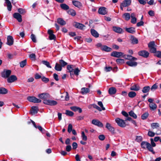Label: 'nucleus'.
I'll return each mask as SVG.
<instances>
[{"label": "nucleus", "mask_w": 161, "mask_h": 161, "mask_svg": "<svg viewBox=\"0 0 161 161\" xmlns=\"http://www.w3.org/2000/svg\"><path fill=\"white\" fill-rule=\"evenodd\" d=\"M61 8L64 10H68L69 9V6L65 3H62L60 5Z\"/></svg>", "instance_id": "31"}, {"label": "nucleus", "mask_w": 161, "mask_h": 161, "mask_svg": "<svg viewBox=\"0 0 161 161\" xmlns=\"http://www.w3.org/2000/svg\"><path fill=\"white\" fill-rule=\"evenodd\" d=\"M17 78L16 76L11 75L7 78V82L9 83H12L17 80Z\"/></svg>", "instance_id": "8"}, {"label": "nucleus", "mask_w": 161, "mask_h": 161, "mask_svg": "<svg viewBox=\"0 0 161 161\" xmlns=\"http://www.w3.org/2000/svg\"><path fill=\"white\" fill-rule=\"evenodd\" d=\"M124 53L121 52L114 51L111 54V56L114 57L120 58L122 56Z\"/></svg>", "instance_id": "6"}, {"label": "nucleus", "mask_w": 161, "mask_h": 161, "mask_svg": "<svg viewBox=\"0 0 161 161\" xmlns=\"http://www.w3.org/2000/svg\"><path fill=\"white\" fill-rule=\"evenodd\" d=\"M38 97L40 98L45 100H47V99L50 97V95L49 94L46 93H43L38 95Z\"/></svg>", "instance_id": "7"}, {"label": "nucleus", "mask_w": 161, "mask_h": 161, "mask_svg": "<svg viewBox=\"0 0 161 161\" xmlns=\"http://www.w3.org/2000/svg\"><path fill=\"white\" fill-rule=\"evenodd\" d=\"M135 140L137 142H140L142 140V137L141 136H136Z\"/></svg>", "instance_id": "61"}, {"label": "nucleus", "mask_w": 161, "mask_h": 161, "mask_svg": "<svg viewBox=\"0 0 161 161\" xmlns=\"http://www.w3.org/2000/svg\"><path fill=\"white\" fill-rule=\"evenodd\" d=\"M155 134L154 132L151 131H149L148 133V135L150 137H153L154 136Z\"/></svg>", "instance_id": "62"}, {"label": "nucleus", "mask_w": 161, "mask_h": 161, "mask_svg": "<svg viewBox=\"0 0 161 161\" xmlns=\"http://www.w3.org/2000/svg\"><path fill=\"white\" fill-rule=\"evenodd\" d=\"M150 152H151L153 154L155 153V152L153 150V149L151 144L149 143L146 148Z\"/></svg>", "instance_id": "26"}, {"label": "nucleus", "mask_w": 161, "mask_h": 161, "mask_svg": "<svg viewBox=\"0 0 161 161\" xmlns=\"http://www.w3.org/2000/svg\"><path fill=\"white\" fill-rule=\"evenodd\" d=\"M136 95L135 92L134 91H130L128 93V96L131 98L134 97Z\"/></svg>", "instance_id": "34"}, {"label": "nucleus", "mask_w": 161, "mask_h": 161, "mask_svg": "<svg viewBox=\"0 0 161 161\" xmlns=\"http://www.w3.org/2000/svg\"><path fill=\"white\" fill-rule=\"evenodd\" d=\"M158 88V86L157 85V84L155 83L150 88V89L152 91H154L157 89Z\"/></svg>", "instance_id": "45"}, {"label": "nucleus", "mask_w": 161, "mask_h": 161, "mask_svg": "<svg viewBox=\"0 0 161 161\" xmlns=\"http://www.w3.org/2000/svg\"><path fill=\"white\" fill-rule=\"evenodd\" d=\"M115 121L119 126L121 127H125L126 124L124 120L117 118L115 119Z\"/></svg>", "instance_id": "2"}, {"label": "nucleus", "mask_w": 161, "mask_h": 161, "mask_svg": "<svg viewBox=\"0 0 161 161\" xmlns=\"http://www.w3.org/2000/svg\"><path fill=\"white\" fill-rule=\"evenodd\" d=\"M65 114L67 115L70 116H72L74 115V113L71 111L68 110H66V111Z\"/></svg>", "instance_id": "48"}, {"label": "nucleus", "mask_w": 161, "mask_h": 161, "mask_svg": "<svg viewBox=\"0 0 161 161\" xmlns=\"http://www.w3.org/2000/svg\"><path fill=\"white\" fill-rule=\"evenodd\" d=\"M42 63L44 65H46L47 67L49 68H51V66L50 64L47 61H42Z\"/></svg>", "instance_id": "47"}, {"label": "nucleus", "mask_w": 161, "mask_h": 161, "mask_svg": "<svg viewBox=\"0 0 161 161\" xmlns=\"http://www.w3.org/2000/svg\"><path fill=\"white\" fill-rule=\"evenodd\" d=\"M31 38L33 42H36V38L34 34H31Z\"/></svg>", "instance_id": "60"}, {"label": "nucleus", "mask_w": 161, "mask_h": 161, "mask_svg": "<svg viewBox=\"0 0 161 161\" xmlns=\"http://www.w3.org/2000/svg\"><path fill=\"white\" fill-rule=\"evenodd\" d=\"M123 18H124L125 20H128L130 18V15L129 13H125L122 16Z\"/></svg>", "instance_id": "35"}, {"label": "nucleus", "mask_w": 161, "mask_h": 161, "mask_svg": "<svg viewBox=\"0 0 161 161\" xmlns=\"http://www.w3.org/2000/svg\"><path fill=\"white\" fill-rule=\"evenodd\" d=\"M150 52L151 53H155L156 52V48L154 47L149 48Z\"/></svg>", "instance_id": "56"}, {"label": "nucleus", "mask_w": 161, "mask_h": 161, "mask_svg": "<svg viewBox=\"0 0 161 161\" xmlns=\"http://www.w3.org/2000/svg\"><path fill=\"white\" fill-rule=\"evenodd\" d=\"M116 92V89L115 87H112L108 89V92L110 94L112 95L115 94Z\"/></svg>", "instance_id": "24"}, {"label": "nucleus", "mask_w": 161, "mask_h": 161, "mask_svg": "<svg viewBox=\"0 0 161 161\" xmlns=\"http://www.w3.org/2000/svg\"><path fill=\"white\" fill-rule=\"evenodd\" d=\"M73 65H68L67 66V69L69 71V72L70 73V75L71 77H72V75H74L73 73V70L74 69L72 67Z\"/></svg>", "instance_id": "28"}, {"label": "nucleus", "mask_w": 161, "mask_h": 161, "mask_svg": "<svg viewBox=\"0 0 161 161\" xmlns=\"http://www.w3.org/2000/svg\"><path fill=\"white\" fill-rule=\"evenodd\" d=\"M91 32L92 35L95 37H98L99 36V34L94 29H91Z\"/></svg>", "instance_id": "29"}, {"label": "nucleus", "mask_w": 161, "mask_h": 161, "mask_svg": "<svg viewBox=\"0 0 161 161\" xmlns=\"http://www.w3.org/2000/svg\"><path fill=\"white\" fill-rule=\"evenodd\" d=\"M8 90L3 87L0 88V94H6L8 93Z\"/></svg>", "instance_id": "38"}, {"label": "nucleus", "mask_w": 161, "mask_h": 161, "mask_svg": "<svg viewBox=\"0 0 161 161\" xmlns=\"http://www.w3.org/2000/svg\"><path fill=\"white\" fill-rule=\"evenodd\" d=\"M130 40L131 41V43L133 44H136L138 43V39L133 36H131Z\"/></svg>", "instance_id": "27"}, {"label": "nucleus", "mask_w": 161, "mask_h": 161, "mask_svg": "<svg viewBox=\"0 0 161 161\" xmlns=\"http://www.w3.org/2000/svg\"><path fill=\"white\" fill-rule=\"evenodd\" d=\"M116 61L118 64H121L124 63V60L122 59L118 58L116 59Z\"/></svg>", "instance_id": "59"}, {"label": "nucleus", "mask_w": 161, "mask_h": 161, "mask_svg": "<svg viewBox=\"0 0 161 161\" xmlns=\"http://www.w3.org/2000/svg\"><path fill=\"white\" fill-rule=\"evenodd\" d=\"M98 12L100 14L105 15L107 13V8L104 7H101L99 8Z\"/></svg>", "instance_id": "12"}, {"label": "nucleus", "mask_w": 161, "mask_h": 161, "mask_svg": "<svg viewBox=\"0 0 161 161\" xmlns=\"http://www.w3.org/2000/svg\"><path fill=\"white\" fill-rule=\"evenodd\" d=\"M125 31L129 33L133 34L136 32L135 29L133 27H131L130 28H126Z\"/></svg>", "instance_id": "21"}, {"label": "nucleus", "mask_w": 161, "mask_h": 161, "mask_svg": "<svg viewBox=\"0 0 161 161\" xmlns=\"http://www.w3.org/2000/svg\"><path fill=\"white\" fill-rule=\"evenodd\" d=\"M13 17L17 19L19 22H21L22 21V19L21 15L19 13H15L13 15Z\"/></svg>", "instance_id": "13"}, {"label": "nucleus", "mask_w": 161, "mask_h": 161, "mask_svg": "<svg viewBox=\"0 0 161 161\" xmlns=\"http://www.w3.org/2000/svg\"><path fill=\"white\" fill-rule=\"evenodd\" d=\"M129 113V115L130 116L133 117L134 118L136 119L137 118V116L136 114H135L133 111L131 110Z\"/></svg>", "instance_id": "43"}, {"label": "nucleus", "mask_w": 161, "mask_h": 161, "mask_svg": "<svg viewBox=\"0 0 161 161\" xmlns=\"http://www.w3.org/2000/svg\"><path fill=\"white\" fill-rule=\"evenodd\" d=\"M55 69L57 71H61L62 69V67L59 64L56 63L55 66Z\"/></svg>", "instance_id": "36"}, {"label": "nucleus", "mask_w": 161, "mask_h": 161, "mask_svg": "<svg viewBox=\"0 0 161 161\" xmlns=\"http://www.w3.org/2000/svg\"><path fill=\"white\" fill-rule=\"evenodd\" d=\"M73 126L71 124H70L69 125L68 128V131L69 133H70L72 130Z\"/></svg>", "instance_id": "52"}, {"label": "nucleus", "mask_w": 161, "mask_h": 161, "mask_svg": "<svg viewBox=\"0 0 161 161\" xmlns=\"http://www.w3.org/2000/svg\"><path fill=\"white\" fill-rule=\"evenodd\" d=\"M42 81H44L45 83H47L49 81V79L48 78H46L45 77H43L42 78Z\"/></svg>", "instance_id": "64"}, {"label": "nucleus", "mask_w": 161, "mask_h": 161, "mask_svg": "<svg viewBox=\"0 0 161 161\" xmlns=\"http://www.w3.org/2000/svg\"><path fill=\"white\" fill-rule=\"evenodd\" d=\"M140 87L137 84H134L131 85L130 90L134 91H138L140 89Z\"/></svg>", "instance_id": "10"}, {"label": "nucleus", "mask_w": 161, "mask_h": 161, "mask_svg": "<svg viewBox=\"0 0 161 161\" xmlns=\"http://www.w3.org/2000/svg\"><path fill=\"white\" fill-rule=\"evenodd\" d=\"M72 3L74 5L78 8H80L82 7V4L79 1L76 0L73 1Z\"/></svg>", "instance_id": "16"}, {"label": "nucleus", "mask_w": 161, "mask_h": 161, "mask_svg": "<svg viewBox=\"0 0 161 161\" xmlns=\"http://www.w3.org/2000/svg\"><path fill=\"white\" fill-rule=\"evenodd\" d=\"M81 92L82 94H86L89 92V89L87 88L84 87L81 89Z\"/></svg>", "instance_id": "37"}, {"label": "nucleus", "mask_w": 161, "mask_h": 161, "mask_svg": "<svg viewBox=\"0 0 161 161\" xmlns=\"http://www.w3.org/2000/svg\"><path fill=\"white\" fill-rule=\"evenodd\" d=\"M92 124L100 127H102L103 126L102 123L97 119H93L92 120Z\"/></svg>", "instance_id": "9"}, {"label": "nucleus", "mask_w": 161, "mask_h": 161, "mask_svg": "<svg viewBox=\"0 0 161 161\" xmlns=\"http://www.w3.org/2000/svg\"><path fill=\"white\" fill-rule=\"evenodd\" d=\"M92 106H93V107L97 110H98L99 111H102V109L101 108L99 107V106H97L96 104H92Z\"/></svg>", "instance_id": "57"}, {"label": "nucleus", "mask_w": 161, "mask_h": 161, "mask_svg": "<svg viewBox=\"0 0 161 161\" xmlns=\"http://www.w3.org/2000/svg\"><path fill=\"white\" fill-rule=\"evenodd\" d=\"M149 106L150 109L153 111H154L156 110L157 108V106L156 104L154 103L150 104Z\"/></svg>", "instance_id": "32"}, {"label": "nucleus", "mask_w": 161, "mask_h": 161, "mask_svg": "<svg viewBox=\"0 0 161 161\" xmlns=\"http://www.w3.org/2000/svg\"><path fill=\"white\" fill-rule=\"evenodd\" d=\"M105 69L106 72H108L110 71L112 69V68L111 67H106L105 68Z\"/></svg>", "instance_id": "63"}, {"label": "nucleus", "mask_w": 161, "mask_h": 161, "mask_svg": "<svg viewBox=\"0 0 161 161\" xmlns=\"http://www.w3.org/2000/svg\"><path fill=\"white\" fill-rule=\"evenodd\" d=\"M73 71L74 72V74L76 76H78L79 75V73L80 72V70L78 68H76L75 69H74Z\"/></svg>", "instance_id": "53"}, {"label": "nucleus", "mask_w": 161, "mask_h": 161, "mask_svg": "<svg viewBox=\"0 0 161 161\" xmlns=\"http://www.w3.org/2000/svg\"><path fill=\"white\" fill-rule=\"evenodd\" d=\"M7 4L8 10L9 11H11L12 9V6L11 2L9 0H5Z\"/></svg>", "instance_id": "22"}, {"label": "nucleus", "mask_w": 161, "mask_h": 161, "mask_svg": "<svg viewBox=\"0 0 161 161\" xmlns=\"http://www.w3.org/2000/svg\"><path fill=\"white\" fill-rule=\"evenodd\" d=\"M27 99L30 102L35 103H39L41 102V99H38L35 97L29 96L27 98Z\"/></svg>", "instance_id": "3"}, {"label": "nucleus", "mask_w": 161, "mask_h": 161, "mask_svg": "<svg viewBox=\"0 0 161 161\" xmlns=\"http://www.w3.org/2000/svg\"><path fill=\"white\" fill-rule=\"evenodd\" d=\"M38 111L37 108L36 107L33 106L31 108V113L32 114H37Z\"/></svg>", "instance_id": "25"}, {"label": "nucleus", "mask_w": 161, "mask_h": 161, "mask_svg": "<svg viewBox=\"0 0 161 161\" xmlns=\"http://www.w3.org/2000/svg\"><path fill=\"white\" fill-rule=\"evenodd\" d=\"M68 13L70 15L72 16H75L76 15V12L73 9H70L68 11Z\"/></svg>", "instance_id": "40"}, {"label": "nucleus", "mask_w": 161, "mask_h": 161, "mask_svg": "<svg viewBox=\"0 0 161 161\" xmlns=\"http://www.w3.org/2000/svg\"><path fill=\"white\" fill-rule=\"evenodd\" d=\"M14 39L13 37L10 36H8L7 37V44L11 46L14 43Z\"/></svg>", "instance_id": "15"}, {"label": "nucleus", "mask_w": 161, "mask_h": 161, "mask_svg": "<svg viewBox=\"0 0 161 161\" xmlns=\"http://www.w3.org/2000/svg\"><path fill=\"white\" fill-rule=\"evenodd\" d=\"M11 73V71L10 70L4 69L1 73L2 77L5 78H8L9 76Z\"/></svg>", "instance_id": "4"}, {"label": "nucleus", "mask_w": 161, "mask_h": 161, "mask_svg": "<svg viewBox=\"0 0 161 161\" xmlns=\"http://www.w3.org/2000/svg\"><path fill=\"white\" fill-rule=\"evenodd\" d=\"M73 25L76 28L80 29H82L85 27L84 25L77 22H75L73 24Z\"/></svg>", "instance_id": "17"}, {"label": "nucleus", "mask_w": 161, "mask_h": 161, "mask_svg": "<svg viewBox=\"0 0 161 161\" xmlns=\"http://www.w3.org/2000/svg\"><path fill=\"white\" fill-rule=\"evenodd\" d=\"M97 104L101 108H102V109L103 110H104L105 109V108L104 107L103 105L102 102L99 101L98 102Z\"/></svg>", "instance_id": "54"}, {"label": "nucleus", "mask_w": 161, "mask_h": 161, "mask_svg": "<svg viewBox=\"0 0 161 161\" xmlns=\"http://www.w3.org/2000/svg\"><path fill=\"white\" fill-rule=\"evenodd\" d=\"M43 103L45 104L51 106L55 105L57 104V102L56 101L49 99L43 100Z\"/></svg>", "instance_id": "5"}, {"label": "nucleus", "mask_w": 161, "mask_h": 161, "mask_svg": "<svg viewBox=\"0 0 161 161\" xmlns=\"http://www.w3.org/2000/svg\"><path fill=\"white\" fill-rule=\"evenodd\" d=\"M131 3V0H125L121 3V6L126 7L130 5Z\"/></svg>", "instance_id": "19"}, {"label": "nucleus", "mask_w": 161, "mask_h": 161, "mask_svg": "<svg viewBox=\"0 0 161 161\" xmlns=\"http://www.w3.org/2000/svg\"><path fill=\"white\" fill-rule=\"evenodd\" d=\"M58 23L62 26L66 24V22L62 19L59 18L57 19Z\"/></svg>", "instance_id": "23"}, {"label": "nucleus", "mask_w": 161, "mask_h": 161, "mask_svg": "<svg viewBox=\"0 0 161 161\" xmlns=\"http://www.w3.org/2000/svg\"><path fill=\"white\" fill-rule=\"evenodd\" d=\"M59 63L60 65L63 67H64L67 64V63L66 62H65L62 59L60 60H59Z\"/></svg>", "instance_id": "42"}, {"label": "nucleus", "mask_w": 161, "mask_h": 161, "mask_svg": "<svg viewBox=\"0 0 161 161\" xmlns=\"http://www.w3.org/2000/svg\"><path fill=\"white\" fill-rule=\"evenodd\" d=\"M148 143V142H142L141 143V146L142 148L145 149Z\"/></svg>", "instance_id": "41"}, {"label": "nucleus", "mask_w": 161, "mask_h": 161, "mask_svg": "<svg viewBox=\"0 0 161 161\" xmlns=\"http://www.w3.org/2000/svg\"><path fill=\"white\" fill-rule=\"evenodd\" d=\"M148 116V114L147 113H145L143 114L141 116V118L142 119H145Z\"/></svg>", "instance_id": "50"}, {"label": "nucleus", "mask_w": 161, "mask_h": 161, "mask_svg": "<svg viewBox=\"0 0 161 161\" xmlns=\"http://www.w3.org/2000/svg\"><path fill=\"white\" fill-rule=\"evenodd\" d=\"M113 31L117 33L121 34L123 32V30L120 27L117 26L113 27Z\"/></svg>", "instance_id": "18"}, {"label": "nucleus", "mask_w": 161, "mask_h": 161, "mask_svg": "<svg viewBox=\"0 0 161 161\" xmlns=\"http://www.w3.org/2000/svg\"><path fill=\"white\" fill-rule=\"evenodd\" d=\"M137 58L128 55L127 56V59L129 60H137Z\"/></svg>", "instance_id": "49"}, {"label": "nucleus", "mask_w": 161, "mask_h": 161, "mask_svg": "<svg viewBox=\"0 0 161 161\" xmlns=\"http://www.w3.org/2000/svg\"><path fill=\"white\" fill-rule=\"evenodd\" d=\"M106 127L112 133H114V128L111 125L108 123H107L106 124Z\"/></svg>", "instance_id": "20"}, {"label": "nucleus", "mask_w": 161, "mask_h": 161, "mask_svg": "<svg viewBox=\"0 0 161 161\" xmlns=\"http://www.w3.org/2000/svg\"><path fill=\"white\" fill-rule=\"evenodd\" d=\"M138 54L140 56H142L144 58L147 57L149 55V53L145 50H142L139 51Z\"/></svg>", "instance_id": "11"}, {"label": "nucleus", "mask_w": 161, "mask_h": 161, "mask_svg": "<svg viewBox=\"0 0 161 161\" xmlns=\"http://www.w3.org/2000/svg\"><path fill=\"white\" fill-rule=\"evenodd\" d=\"M96 46L97 48L100 47L102 51H104L106 52H111L112 50L111 48L106 45H102V44L100 43H97L96 45Z\"/></svg>", "instance_id": "1"}, {"label": "nucleus", "mask_w": 161, "mask_h": 161, "mask_svg": "<svg viewBox=\"0 0 161 161\" xmlns=\"http://www.w3.org/2000/svg\"><path fill=\"white\" fill-rule=\"evenodd\" d=\"M81 134V136L82 139L85 141H86L87 139V137L85 135L84 132V131H82Z\"/></svg>", "instance_id": "44"}, {"label": "nucleus", "mask_w": 161, "mask_h": 161, "mask_svg": "<svg viewBox=\"0 0 161 161\" xmlns=\"http://www.w3.org/2000/svg\"><path fill=\"white\" fill-rule=\"evenodd\" d=\"M48 34L49 35V38L50 40H55L56 39V36L53 34V31L51 30H49L47 31Z\"/></svg>", "instance_id": "14"}, {"label": "nucleus", "mask_w": 161, "mask_h": 161, "mask_svg": "<svg viewBox=\"0 0 161 161\" xmlns=\"http://www.w3.org/2000/svg\"><path fill=\"white\" fill-rule=\"evenodd\" d=\"M150 89V87L149 86H146L143 87L142 91L143 93H146L148 92Z\"/></svg>", "instance_id": "33"}, {"label": "nucleus", "mask_w": 161, "mask_h": 161, "mask_svg": "<svg viewBox=\"0 0 161 161\" xmlns=\"http://www.w3.org/2000/svg\"><path fill=\"white\" fill-rule=\"evenodd\" d=\"M126 64L130 66H136L137 65V63L136 62L129 61L126 62Z\"/></svg>", "instance_id": "30"}, {"label": "nucleus", "mask_w": 161, "mask_h": 161, "mask_svg": "<svg viewBox=\"0 0 161 161\" xmlns=\"http://www.w3.org/2000/svg\"><path fill=\"white\" fill-rule=\"evenodd\" d=\"M154 55L158 58H161V52L160 51H156Z\"/></svg>", "instance_id": "55"}, {"label": "nucleus", "mask_w": 161, "mask_h": 161, "mask_svg": "<svg viewBox=\"0 0 161 161\" xmlns=\"http://www.w3.org/2000/svg\"><path fill=\"white\" fill-rule=\"evenodd\" d=\"M26 64V60H24L20 62V66L22 67H24Z\"/></svg>", "instance_id": "46"}, {"label": "nucleus", "mask_w": 161, "mask_h": 161, "mask_svg": "<svg viewBox=\"0 0 161 161\" xmlns=\"http://www.w3.org/2000/svg\"><path fill=\"white\" fill-rule=\"evenodd\" d=\"M18 11L21 14H23L25 13L26 11L25 9L22 8H19L18 10Z\"/></svg>", "instance_id": "58"}, {"label": "nucleus", "mask_w": 161, "mask_h": 161, "mask_svg": "<svg viewBox=\"0 0 161 161\" xmlns=\"http://www.w3.org/2000/svg\"><path fill=\"white\" fill-rule=\"evenodd\" d=\"M155 46V44L154 41L151 42L148 44V47L149 48L153 47Z\"/></svg>", "instance_id": "51"}, {"label": "nucleus", "mask_w": 161, "mask_h": 161, "mask_svg": "<svg viewBox=\"0 0 161 161\" xmlns=\"http://www.w3.org/2000/svg\"><path fill=\"white\" fill-rule=\"evenodd\" d=\"M151 126L153 129H154L159 128V125L158 123H153L151 124Z\"/></svg>", "instance_id": "39"}]
</instances>
